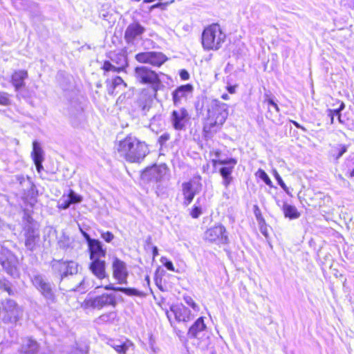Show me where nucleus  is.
Listing matches in <instances>:
<instances>
[{
    "label": "nucleus",
    "mask_w": 354,
    "mask_h": 354,
    "mask_svg": "<svg viewBox=\"0 0 354 354\" xmlns=\"http://www.w3.org/2000/svg\"><path fill=\"white\" fill-rule=\"evenodd\" d=\"M160 261L164 264L165 268L170 271H175L174 266L171 261L166 257H162Z\"/></svg>",
    "instance_id": "obj_40"
},
{
    "label": "nucleus",
    "mask_w": 354,
    "mask_h": 354,
    "mask_svg": "<svg viewBox=\"0 0 354 354\" xmlns=\"http://www.w3.org/2000/svg\"><path fill=\"white\" fill-rule=\"evenodd\" d=\"M169 3H158L150 7V10H152L155 8H160L161 10H165Z\"/></svg>",
    "instance_id": "obj_42"
},
{
    "label": "nucleus",
    "mask_w": 354,
    "mask_h": 354,
    "mask_svg": "<svg viewBox=\"0 0 354 354\" xmlns=\"http://www.w3.org/2000/svg\"><path fill=\"white\" fill-rule=\"evenodd\" d=\"M31 156L33 161L44 160V151L37 141H34L32 143V151Z\"/></svg>",
    "instance_id": "obj_27"
},
{
    "label": "nucleus",
    "mask_w": 354,
    "mask_h": 354,
    "mask_svg": "<svg viewBox=\"0 0 354 354\" xmlns=\"http://www.w3.org/2000/svg\"><path fill=\"white\" fill-rule=\"evenodd\" d=\"M84 282V279H81V280H80V282L79 286H76L75 288H72V290H74V291H76V290H81L80 287H81L82 286H83Z\"/></svg>",
    "instance_id": "obj_53"
},
{
    "label": "nucleus",
    "mask_w": 354,
    "mask_h": 354,
    "mask_svg": "<svg viewBox=\"0 0 354 354\" xmlns=\"http://www.w3.org/2000/svg\"><path fill=\"white\" fill-rule=\"evenodd\" d=\"M7 253H8L7 250L3 248H0V265L5 269H8L9 266L8 258L6 256Z\"/></svg>",
    "instance_id": "obj_28"
},
{
    "label": "nucleus",
    "mask_w": 354,
    "mask_h": 354,
    "mask_svg": "<svg viewBox=\"0 0 354 354\" xmlns=\"http://www.w3.org/2000/svg\"><path fill=\"white\" fill-rule=\"evenodd\" d=\"M237 161L234 158H227L220 160L218 164L223 167L219 169V173L223 178V184L227 187L232 180V173Z\"/></svg>",
    "instance_id": "obj_10"
},
{
    "label": "nucleus",
    "mask_w": 354,
    "mask_h": 354,
    "mask_svg": "<svg viewBox=\"0 0 354 354\" xmlns=\"http://www.w3.org/2000/svg\"><path fill=\"white\" fill-rule=\"evenodd\" d=\"M292 122H293L294 125H295L297 128L301 129H302L303 131H306V129H305L304 127H301V126L298 122H295V121H293Z\"/></svg>",
    "instance_id": "obj_55"
},
{
    "label": "nucleus",
    "mask_w": 354,
    "mask_h": 354,
    "mask_svg": "<svg viewBox=\"0 0 354 354\" xmlns=\"http://www.w3.org/2000/svg\"><path fill=\"white\" fill-rule=\"evenodd\" d=\"M170 313H172L178 322H189L194 317L191 310L183 305H175L170 308Z\"/></svg>",
    "instance_id": "obj_16"
},
{
    "label": "nucleus",
    "mask_w": 354,
    "mask_h": 354,
    "mask_svg": "<svg viewBox=\"0 0 354 354\" xmlns=\"http://www.w3.org/2000/svg\"><path fill=\"white\" fill-rule=\"evenodd\" d=\"M117 150L120 156L130 162H140L149 151L147 145L145 142L133 137H127L120 141Z\"/></svg>",
    "instance_id": "obj_2"
},
{
    "label": "nucleus",
    "mask_w": 354,
    "mask_h": 354,
    "mask_svg": "<svg viewBox=\"0 0 354 354\" xmlns=\"http://www.w3.org/2000/svg\"><path fill=\"white\" fill-rule=\"evenodd\" d=\"M226 40V34L218 24L205 27L201 35V44L205 50L217 51Z\"/></svg>",
    "instance_id": "obj_3"
},
{
    "label": "nucleus",
    "mask_w": 354,
    "mask_h": 354,
    "mask_svg": "<svg viewBox=\"0 0 354 354\" xmlns=\"http://www.w3.org/2000/svg\"><path fill=\"white\" fill-rule=\"evenodd\" d=\"M228 107L227 104L216 99L207 102L203 126L205 133H215L221 128L228 116Z\"/></svg>",
    "instance_id": "obj_1"
},
{
    "label": "nucleus",
    "mask_w": 354,
    "mask_h": 354,
    "mask_svg": "<svg viewBox=\"0 0 354 354\" xmlns=\"http://www.w3.org/2000/svg\"><path fill=\"white\" fill-rule=\"evenodd\" d=\"M201 185L194 180L184 183L182 185L184 204L188 205L193 201L195 195L201 190Z\"/></svg>",
    "instance_id": "obj_15"
},
{
    "label": "nucleus",
    "mask_w": 354,
    "mask_h": 354,
    "mask_svg": "<svg viewBox=\"0 0 354 354\" xmlns=\"http://www.w3.org/2000/svg\"><path fill=\"white\" fill-rule=\"evenodd\" d=\"M349 176L354 177V169L351 171Z\"/></svg>",
    "instance_id": "obj_60"
},
{
    "label": "nucleus",
    "mask_w": 354,
    "mask_h": 354,
    "mask_svg": "<svg viewBox=\"0 0 354 354\" xmlns=\"http://www.w3.org/2000/svg\"><path fill=\"white\" fill-rule=\"evenodd\" d=\"M145 28L139 22L129 24L124 32V39L128 44H133L136 40L142 39Z\"/></svg>",
    "instance_id": "obj_14"
},
{
    "label": "nucleus",
    "mask_w": 354,
    "mask_h": 354,
    "mask_svg": "<svg viewBox=\"0 0 354 354\" xmlns=\"http://www.w3.org/2000/svg\"><path fill=\"white\" fill-rule=\"evenodd\" d=\"M167 317H168L169 319H170V316H171L170 313H167Z\"/></svg>",
    "instance_id": "obj_63"
},
{
    "label": "nucleus",
    "mask_w": 354,
    "mask_h": 354,
    "mask_svg": "<svg viewBox=\"0 0 354 354\" xmlns=\"http://www.w3.org/2000/svg\"><path fill=\"white\" fill-rule=\"evenodd\" d=\"M10 104V95L5 92H0V104L8 106Z\"/></svg>",
    "instance_id": "obj_37"
},
{
    "label": "nucleus",
    "mask_w": 354,
    "mask_h": 354,
    "mask_svg": "<svg viewBox=\"0 0 354 354\" xmlns=\"http://www.w3.org/2000/svg\"><path fill=\"white\" fill-rule=\"evenodd\" d=\"M27 77L28 73L24 70L17 71L12 75L11 82L15 88V91L18 92L25 86L24 80Z\"/></svg>",
    "instance_id": "obj_21"
},
{
    "label": "nucleus",
    "mask_w": 354,
    "mask_h": 354,
    "mask_svg": "<svg viewBox=\"0 0 354 354\" xmlns=\"http://www.w3.org/2000/svg\"><path fill=\"white\" fill-rule=\"evenodd\" d=\"M89 269L99 279H102L107 277L105 271L106 263L103 259L91 260Z\"/></svg>",
    "instance_id": "obj_18"
},
{
    "label": "nucleus",
    "mask_w": 354,
    "mask_h": 354,
    "mask_svg": "<svg viewBox=\"0 0 354 354\" xmlns=\"http://www.w3.org/2000/svg\"><path fill=\"white\" fill-rule=\"evenodd\" d=\"M112 268L113 277L118 280L119 283L126 284L127 283V279L129 275L126 263L115 257L113 261Z\"/></svg>",
    "instance_id": "obj_13"
},
{
    "label": "nucleus",
    "mask_w": 354,
    "mask_h": 354,
    "mask_svg": "<svg viewBox=\"0 0 354 354\" xmlns=\"http://www.w3.org/2000/svg\"><path fill=\"white\" fill-rule=\"evenodd\" d=\"M156 0H143V1L145 3H151V2H153V1H155Z\"/></svg>",
    "instance_id": "obj_62"
},
{
    "label": "nucleus",
    "mask_w": 354,
    "mask_h": 354,
    "mask_svg": "<svg viewBox=\"0 0 354 354\" xmlns=\"http://www.w3.org/2000/svg\"><path fill=\"white\" fill-rule=\"evenodd\" d=\"M274 176L276 180H277L279 185L281 186V187L288 194H290L289 189L288 187L286 185L284 182L283 181L282 178H281L280 175L278 174V172L274 170Z\"/></svg>",
    "instance_id": "obj_34"
},
{
    "label": "nucleus",
    "mask_w": 354,
    "mask_h": 354,
    "mask_svg": "<svg viewBox=\"0 0 354 354\" xmlns=\"http://www.w3.org/2000/svg\"><path fill=\"white\" fill-rule=\"evenodd\" d=\"M100 232L101 237L107 243H110L114 239V235L109 231H100Z\"/></svg>",
    "instance_id": "obj_38"
},
{
    "label": "nucleus",
    "mask_w": 354,
    "mask_h": 354,
    "mask_svg": "<svg viewBox=\"0 0 354 354\" xmlns=\"http://www.w3.org/2000/svg\"><path fill=\"white\" fill-rule=\"evenodd\" d=\"M344 107H345L344 104L343 102H342L338 109L333 110L334 115L337 116V115H339V114H341L340 112L344 109Z\"/></svg>",
    "instance_id": "obj_48"
},
{
    "label": "nucleus",
    "mask_w": 354,
    "mask_h": 354,
    "mask_svg": "<svg viewBox=\"0 0 354 354\" xmlns=\"http://www.w3.org/2000/svg\"><path fill=\"white\" fill-rule=\"evenodd\" d=\"M71 205V203L68 198L67 197V198H64V196H63L62 198L58 201L57 207L62 209H66L70 207Z\"/></svg>",
    "instance_id": "obj_35"
},
{
    "label": "nucleus",
    "mask_w": 354,
    "mask_h": 354,
    "mask_svg": "<svg viewBox=\"0 0 354 354\" xmlns=\"http://www.w3.org/2000/svg\"><path fill=\"white\" fill-rule=\"evenodd\" d=\"M180 77L183 80H187L189 78V74L186 70H181L180 72Z\"/></svg>",
    "instance_id": "obj_46"
},
{
    "label": "nucleus",
    "mask_w": 354,
    "mask_h": 354,
    "mask_svg": "<svg viewBox=\"0 0 354 354\" xmlns=\"http://www.w3.org/2000/svg\"><path fill=\"white\" fill-rule=\"evenodd\" d=\"M158 255V248L156 246H154L153 248V257H156Z\"/></svg>",
    "instance_id": "obj_54"
},
{
    "label": "nucleus",
    "mask_w": 354,
    "mask_h": 354,
    "mask_svg": "<svg viewBox=\"0 0 354 354\" xmlns=\"http://www.w3.org/2000/svg\"><path fill=\"white\" fill-rule=\"evenodd\" d=\"M174 1V0H171L169 3H171Z\"/></svg>",
    "instance_id": "obj_64"
},
{
    "label": "nucleus",
    "mask_w": 354,
    "mask_h": 354,
    "mask_svg": "<svg viewBox=\"0 0 354 354\" xmlns=\"http://www.w3.org/2000/svg\"><path fill=\"white\" fill-rule=\"evenodd\" d=\"M328 116L330 117V123L333 124L335 115L333 113V111L332 109L328 110Z\"/></svg>",
    "instance_id": "obj_52"
},
{
    "label": "nucleus",
    "mask_w": 354,
    "mask_h": 354,
    "mask_svg": "<svg viewBox=\"0 0 354 354\" xmlns=\"http://www.w3.org/2000/svg\"><path fill=\"white\" fill-rule=\"evenodd\" d=\"M121 288V287H115L114 286L109 284L104 286V289L108 290H114V291H118V289Z\"/></svg>",
    "instance_id": "obj_51"
},
{
    "label": "nucleus",
    "mask_w": 354,
    "mask_h": 354,
    "mask_svg": "<svg viewBox=\"0 0 354 354\" xmlns=\"http://www.w3.org/2000/svg\"><path fill=\"white\" fill-rule=\"evenodd\" d=\"M347 151V147L346 145H340L339 148V153L336 157V159H339L343 156Z\"/></svg>",
    "instance_id": "obj_44"
},
{
    "label": "nucleus",
    "mask_w": 354,
    "mask_h": 354,
    "mask_svg": "<svg viewBox=\"0 0 354 354\" xmlns=\"http://www.w3.org/2000/svg\"><path fill=\"white\" fill-rule=\"evenodd\" d=\"M170 138V135L168 133L162 134L159 138V142L160 145H164Z\"/></svg>",
    "instance_id": "obj_43"
},
{
    "label": "nucleus",
    "mask_w": 354,
    "mask_h": 354,
    "mask_svg": "<svg viewBox=\"0 0 354 354\" xmlns=\"http://www.w3.org/2000/svg\"><path fill=\"white\" fill-rule=\"evenodd\" d=\"M201 214H202L201 207H200L196 205L194 206V207L192 208L191 213H190L192 217L194 218H197L198 217H199V216Z\"/></svg>",
    "instance_id": "obj_41"
},
{
    "label": "nucleus",
    "mask_w": 354,
    "mask_h": 354,
    "mask_svg": "<svg viewBox=\"0 0 354 354\" xmlns=\"http://www.w3.org/2000/svg\"><path fill=\"white\" fill-rule=\"evenodd\" d=\"M236 87H237V85H227V90L230 93L234 94L236 93Z\"/></svg>",
    "instance_id": "obj_49"
},
{
    "label": "nucleus",
    "mask_w": 354,
    "mask_h": 354,
    "mask_svg": "<svg viewBox=\"0 0 354 354\" xmlns=\"http://www.w3.org/2000/svg\"><path fill=\"white\" fill-rule=\"evenodd\" d=\"M257 174L259 176V177L262 180H263V182L269 185V186H271L272 185V181L270 179L269 176H268V174L265 172L264 170L261 169H259L257 171Z\"/></svg>",
    "instance_id": "obj_31"
},
{
    "label": "nucleus",
    "mask_w": 354,
    "mask_h": 354,
    "mask_svg": "<svg viewBox=\"0 0 354 354\" xmlns=\"http://www.w3.org/2000/svg\"><path fill=\"white\" fill-rule=\"evenodd\" d=\"M38 348L39 346L35 340L30 337H26L22 339L21 354H36Z\"/></svg>",
    "instance_id": "obj_22"
},
{
    "label": "nucleus",
    "mask_w": 354,
    "mask_h": 354,
    "mask_svg": "<svg viewBox=\"0 0 354 354\" xmlns=\"http://www.w3.org/2000/svg\"><path fill=\"white\" fill-rule=\"evenodd\" d=\"M167 171L165 165H154L147 168L141 174V178L147 182H158L162 180Z\"/></svg>",
    "instance_id": "obj_12"
},
{
    "label": "nucleus",
    "mask_w": 354,
    "mask_h": 354,
    "mask_svg": "<svg viewBox=\"0 0 354 354\" xmlns=\"http://www.w3.org/2000/svg\"><path fill=\"white\" fill-rule=\"evenodd\" d=\"M193 92L192 85L187 84L178 87L172 93L173 101L175 105L180 103L181 100H186L192 95Z\"/></svg>",
    "instance_id": "obj_17"
},
{
    "label": "nucleus",
    "mask_w": 354,
    "mask_h": 354,
    "mask_svg": "<svg viewBox=\"0 0 354 354\" xmlns=\"http://www.w3.org/2000/svg\"><path fill=\"white\" fill-rule=\"evenodd\" d=\"M90 252V259H102L106 256V250L103 249L102 243L95 239L92 243L88 244Z\"/></svg>",
    "instance_id": "obj_19"
},
{
    "label": "nucleus",
    "mask_w": 354,
    "mask_h": 354,
    "mask_svg": "<svg viewBox=\"0 0 354 354\" xmlns=\"http://www.w3.org/2000/svg\"><path fill=\"white\" fill-rule=\"evenodd\" d=\"M111 346L119 354H126L127 351L133 347V344L128 339L125 341L115 340L113 341Z\"/></svg>",
    "instance_id": "obj_24"
},
{
    "label": "nucleus",
    "mask_w": 354,
    "mask_h": 354,
    "mask_svg": "<svg viewBox=\"0 0 354 354\" xmlns=\"http://www.w3.org/2000/svg\"><path fill=\"white\" fill-rule=\"evenodd\" d=\"M205 239L210 242L227 243L228 237L226 234L225 227L221 225H216L205 232Z\"/></svg>",
    "instance_id": "obj_9"
},
{
    "label": "nucleus",
    "mask_w": 354,
    "mask_h": 354,
    "mask_svg": "<svg viewBox=\"0 0 354 354\" xmlns=\"http://www.w3.org/2000/svg\"><path fill=\"white\" fill-rule=\"evenodd\" d=\"M136 59L140 63L160 66L166 62L167 57L162 53L149 51L137 54Z\"/></svg>",
    "instance_id": "obj_8"
},
{
    "label": "nucleus",
    "mask_w": 354,
    "mask_h": 354,
    "mask_svg": "<svg viewBox=\"0 0 354 354\" xmlns=\"http://www.w3.org/2000/svg\"><path fill=\"white\" fill-rule=\"evenodd\" d=\"M145 281H146V283H147V286H149L150 280H149V277L148 275H147V276L145 277Z\"/></svg>",
    "instance_id": "obj_58"
},
{
    "label": "nucleus",
    "mask_w": 354,
    "mask_h": 354,
    "mask_svg": "<svg viewBox=\"0 0 354 354\" xmlns=\"http://www.w3.org/2000/svg\"><path fill=\"white\" fill-rule=\"evenodd\" d=\"M115 297L113 295L102 294L100 296L87 297L82 302L81 306L85 310L90 308L100 310L104 306H115Z\"/></svg>",
    "instance_id": "obj_6"
},
{
    "label": "nucleus",
    "mask_w": 354,
    "mask_h": 354,
    "mask_svg": "<svg viewBox=\"0 0 354 354\" xmlns=\"http://www.w3.org/2000/svg\"><path fill=\"white\" fill-rule=\"evenodd\" d=\"M80 232L82 234V236L84 237V239H86V242L88 244H89L90 243H92V241H93L95 240V239H91L90 237V236L88 235V234H87L86 232H84L82 229L80 228Z\"/></svg>",
    "instance_id": "obj_45"
},
{
    "label": "nucleus",
    "mask_w": 354,
    "mask_h": 354,
    "mask_svg": "<svg viewBox=\"0 0 354 354\" xmlns=\"http://www.w3.org/2000/svg\"><path fill=\"white\" fill-rule=\"evenodd\" d=\"M68 198L71 204L80 203L82 200V196L75 193L73 190H70Z\"/></svg>",
    "instance_id": "obj_33"
},
{
    "label": "nucleus",
    "mask_w": 354,
    "mask_h": 354,
    "mask_svg": "<svg viewBox=\"0 0 354 354\" xmlns=\"http://www.w3.org/2000/svg\"><path fill=\"white\" fill-rule=\"evenodd\" d=\"M109 57L115 65H113L109 61H105L102 66V69L104 71L120 73L124 71L126 67L128 66L127 53L125 50H120L118 53L111 52L109 54Z\"/></svg>",
    "instance_id": "obj_5"
},
{
    "label": "nucleus",
    "mask_w": 354,
    "mask_h": 354,
    "mask_svg": "<svg viewBox=\"0 0 354 354\" xmlns=\"http://www.w3.org/2000/svg\"><path fill=\"white\" fill-rule=\"evenodd\" d=\"M123 86V87H127V84L124 82V80L122 79V77L119 76H116L114 79L112 80V87L113 89L116 88L117 87Z\"/></svg>",
    "instance_id": "obj_36"
},
{
    "label": "nucleus",
    "mask_w": 354,
    "mask_h": 354,
    "mask_svg": "<svg viewBox=\"0 0 354 354\" xmlns=\"http://www.w3.org/2000/svg\"><path fill=\"white\" fill-rule=\"evenodd\" d=\"M60 270L64 276L74 274L77 272V263L75 261H66L60 263Z\"/></svg>",
    "instance_id": "obj_25"
},
{
    "label": "nucleus",
    "mask_w": 354,
    "mask_h": 354,
    "mask_svg": "<svg viewBox=\"0 0 354 354\" xmlns=\"http://www.w3.org/2000/svg\"><path fill=\"white\" fill-rule=\"evenodd\" d=\"M264 102L268 104V109L270 113H272V109H274L277 113H279V108L272 99H266L265 100Z\"/></svg>",
    "instance_id": "obj_32"
},
{
    "label": "nucleus",
    "mask_w": 354,
    "mask_h": 354,
    "mask_svg": "<svg viewBox=\"0 0 354 354\" xmlns=\"http://www.w3.org/2000/svg\"><path fill=\"white\" fill-rule=\"evenodd\" d=\"M116 317V314L114 312H110L109 313L103 314L99 317V322H107L113 320Z\"/></svg>",
    "instance_id": "obj_30"
},
{
    "label": "nucleus",
    "mask_w": 354,
    "mask_h": 354,
    "mask_svg": "<svg viewBox=\"0 0 354 354\" xmlns=\"http://www.w3.org/2000/svg\"><path fill=\"white\" fill-rule=\"evenodd\" d=\"M136 80L142 84H149L153 91H157L160 85V80L158 75L147 66H138L134 71Z\"/></svg>",
    "instance_id": "obj_4"
},
{
    "label": "nucleus",
    "mask_w": 354,
    "mask_h": 354,
    "mask_svg": "<svg viewBox=\"0 0 354 354\" xmlns=\"http://www.w3.org/2000/svg\"><path fill=\"white\" fill-rule=\"evenodd\" d=\"M206 328L203 317L198 318L189 328L187 335L190 338H199L200 334Z\"/></svg>",
    "instance_id": "obj_23"
},
{
    "label": "nucleus",
    "mask_w": 354,
    "mask_h": 354,
    "mask_svg": "<svg viewBox=\"0 0 354 354\" xmlns=\"http://www.w3.org/2000/svg\"><path fill=\"white\" fill-rule=\"evenodd\" d=\"M44 160H37V161H34V163L36 166V169L37 170V171L39 173L41 172V170L44 169V167H43V165H42V162Z\"/></svg>",
    "instance_id": "obj_47"
},
{
    "label": "nucleus",
    "mask_w": 354,
    "mask_h": 354,
    "mask_svg": "<svg viewBox=\"0 0 354 354\" xmlns=\"http://www.w3.org/2000/svg\"><path fill=\"white\" fill-rule=\"evenodd\" d=\"M184 299H185V303L188 306H191L193 308L194 310H195V311H198L199 310L198 306L195 303V301L192 299V297H185L184 298Z\"/></svg>",
    "instance_id": "obj_39"
},
{
    "label": "nucleus",
    "mask_w": 354,
    "mask_h": 354,
    "mask_svg": "<svg viewBox=\"0 0 354 354\" xmlns=\"http://www.w3.org/2000/svg\"><path fill=\"white\" fill-rule=\"evenodd\" d=\"M149 106H147V105H145V106H143V108H142V110H143L144 111H145V110H147V111H148V110H149Z\"/></svg>",
    "instance_id": "obj_61"
},
{
    "label": "nucleus",
    "mask_w": 354,
    "mask_h": 354,
    "mask_svg": "<svg viewBox=\"0 0 354 354\" xmlns=\"http://www.w3.org/2000/svg\"><path fill=\"white\" fill-rule=\"evenodd\" d=\"M221 160H212V163H213V165L215 167L217 165H219L218 164V162L220 161Z\"/></svg>",
    "instance_id": "obj_57"
},
{
    "label": "nucleus",
    "mask_w": 354,
    "mask_h": 354,
    "mask_svg": "<svg viewBox=\"0 0 354 354\" xmlns=\"http://www.w3.org/2000/svg\"><path fill=\"white\" fill-rule=\"evenodd\" d=\"M221 97H222V99H223L225 100H229V95L226 93L223 94Z\"/></svg>",
    "instance_id": "obj_56"
},
{
    "label": "nucleus",
    "mask_w": 354,
    "mask_h": 354,
    "mask_svg": "<svg viewBox=\"0 0 354 354\" xmlns=\"http://www.w3.org/2000/svg\"><path fill=\"white\" fill-rule=\"evenodd\" d=\"M119 292H122L124 294H126L127 295H129V296H139V297H142V296H144L145 295L143 293H142L141 292H140L139 290L135 289V288H120V289H118Z\"/></svg>",
    "instance_id": "obj_29"
},
{
    "label": "nucleus",
    "mask_w": 354,
    "mask_h": 354,
    "mask_svg": "<svg viewBox=\"0 0 354 354\" xmlns=\"http://www.w3.org/2000/svg\"><path fill=\"white\" fill-rule=\"evenodd\" d=\"M25 236L26 247L29 250L33 251L36 248L37 243L39 241V232L32 227H28L26 232Z\"/></svg>",
    "instance_id": "obj_20"
},
{
    "label": "nucleus",
    "mask_w": 354,
    "mask_h": 354,
    "mask_svg": "<svg viewBox=\"0 0 354 354\" xmlns=\"http://www.w3.org/2000/svg\"><path fill=\"white\" fill-rule=\"evenodd\" d=\"M33 285L41 292L43 297L51 303L55 300V295L52 285L42 276L36 275L32 279Z\"/></svg>",
    "instance_id": "obj_7"
},
{
    "label": "nucleus",
    "mask_w": 354,
    "mask_h": 354,
    "mask_svg": "<svg viewBox=\"0 0 354 354\" xmlns=\"http://www.w3.org/2000/svg\"><path fill=\"white\" fill-rule=\"evenodd\" d=\"M337 120L338 121L340 122V123H343V121L342 120V118H341V114H339V115H337Z\"/></svg>",
    "instance_id": "obj_59"
},
{
    "label": "nucleus",
    "mask_w": 354,
    "mask_h": 354,
    "mask_svg": "<svg viewBox=\"0 0 354 354\" xmlns=\"http://www.w3.org/2000/svg\"><path fill=\"white\" fill-rule=\"evenodd\" d=\"M3 286L4 290L6 291L9 295H12L13 294L12 290L10 288L8 283L5 282V283H3Z\"/></svg>",
    "instance_id": "obj_50"
},
{
    "label": "nucleus",
    "mask_w": 354,
    "mask_h": 354,
    "mask_svg": "<svg viewBox=\"0 0 354 354\" xmlns=\"http://www.w3.org/2000/svg\"><path fill=\"white\" fill-rule=\"evenodd\" d=\"M283 212L285 217L290 219L298 218L300 216L299 212L295 206L284 203L283 205Z\"/></svg>",
    "instance_id": "obj_26"
},
{
    "label": "nucleus",
    "mask_w": 354,
    "mask_h": 354,
    "mask_svg": "<svg viewBox=\"0 0 354 354\" xmlns=\"http://www.w3.org/2000/svg\"><path fill=\"white\" fill-rule=\"evenodd\" d=\"M189 117L187 111L185 108L174 110L170 116V121L173 127L177 131H181L185 128Z\"/></svg>",
    "instance_id": "obj_11"
}]
</instances>
